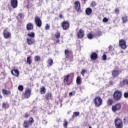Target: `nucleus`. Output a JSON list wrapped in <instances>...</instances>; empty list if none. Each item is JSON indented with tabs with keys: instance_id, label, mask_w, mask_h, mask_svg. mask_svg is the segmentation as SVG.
I'll return each instance as SVG.
<instances>
[{
	"instance_id": "f257e3e1",
	"label": "nucleus",
	"mask_w": 128,
	"mask_h": 128,
	"mask_svg": "<svg viewBox=\"0 0 128 128\" xmlns=\"http://www.w3.org/2000/svg\"><path fill=\"white\" fill-rule=\"evenodd\" d=\"M114 98L115 100H120L122 98V92L116 90L114 94Z\"/></svg>"
},
{
	"instance_id": "f03ea898",
	"label": "nucleus",
	"mask_w": 128,
	"mask_h": 128,
	"mask_svg": "<svg viewBox=\"0 0 128 128\" xmlns=\"http://www.w3.org/2000/svg\"><path fill=\"white\" fill-rule=\"evenodd\" d=\"M114 124L116 128H122L123 126L122 121L120 118H116L114 120Z\"/></svg>"
},
{
	"instance_id": "7ed1b4c3",
	"label": "nucleus",
	"mask_w": 128,
	"mask_h": 128,
	"mask_svg": "<svg viewBox=\"0 0 128 128\" xmlns=\"http://www.w3.org/2000/svg\"><path fill=\"white\" fill-rule=\"evenodd\" d=\"M122 72V70L118 67H115L114 70L112 71V76L114 78H116Z\"/></svg>"
},
{
	"instance_id": "20e7f679",
	"label": "nucleus",
	"mask_w": 128,
	"mask_h": 128,
	"mask_svg": "<svg viewBox=\"0 0 128 128\" xmlns=\"http://www.w3.org/2000/svg\"><path fill=\"white\" fill-rule=\"evenodd\" d=\"M94 102L96 106H101L102 103V100L101 98L96 97L94 98Z\"/></svg>"
},
{
	"instance_id": "39448f33",
	"label": "nucleus",
	"mask_w": 128,
	"mask_h": 128,
	"mask_svg": "<svg viewBox=\"0 0 128 128\" xmlns=\"http://www.w3.org/2000/svg\"><path fill=\"white\" fill-rule=\"evenodd\" d=\"M30 92H32L30 89H26L25 90V93H24L22 96V98H28L30 96Z\"/></svg>"
},
{
	"instance_id": "423d86ee",
	"label": "nucleus",
	"mask_w": 128,
	"mask_h": 128,
	"mask_svg": "<svg viewBox=\"0 0 128 128\" xmlns=\"http://www.w3.org/2000/svg\"><path fill=\"white\" fill-rule=\"evenodd\" d=\"M62 26L63 30H66L70 28V22L68 21H64L62 22Z\"/></svg>"
},
{
	"instance_id": "0eeeda50",
	"label": "nucleus",
	"mask_w": 128,
	"mask_h": 128,
	"mask_svg": "<svg viewBox=\"0 0 128 128\" xmlns=\"http://www.w3.org/2000/svg\"><path fill=\"white\" fill-rule=\"evenodd\" d=\"M121 105L120 104L118 103L116 105H114L112 106V110L114 112H116L118 110H120Z\"/></svg>"
},
{
	"instance_id": "6e6552de",
	"label": "nucleus",
	"mask_w": 128,
	"mask_h": 128,
	"mask_svg": "<svg viewBox=\"0 0 128 128\" xmlns=\"http://www.w3.org/2000/svg\"><path fill=\"white\" fill-rule=\"evenodd\" d=\"M3 36L4 38H10L12 34L6 29H4L3 32Z\"/></svg>"
},
{
	"instance_id": "1a4fd4ad",
	"label": "nucleus",
	"mask_w": 128,
	"mask_h": 128,
	"mask_svg": "<svg viewBox=\"0 0 128 128\" xmlns=\"http://www.w3.org/2000/svg\"><path fill=\"white\" fill-rule=\"evenodd\" d=\"M84 36V32L82 29H80L77 32V36L78 38H82Z\"/></svg>"
},
{
	"instance_id": "9d476101",
	"label": "nucleus",
	"mask_w": 128,
	"mask_h": 128,
	"mask_svg": "<svg viewBox=\"0 0 128 128\" xmlns=\"http://www.w3.org/2000/svg\"><path fill=\"white\" fill-rule=\"evenodd\" d=\"M26 42L28 46H32L36 43V40L34 38H26Z\"/></svg>"
},
{
	"instance_id": "9b49d317",
	"label": "nucleus",
	"mask_w": 128,
	"mask_h": 128,
	"mask_svg": "<svg viewBox=\"0 0 128 128\" xmlns=\"http://www.w3.org/2000/svg\"><path fill=\"white\" fill-rule=\"evenodd\" d=\"M119 45L123 50H126V41L124 40H121L119 41Z\"/></svg>"
},
{
	"instance_id": "f8f14e48",
	"label": "nucleus",
	"mask_w": 128,
	"mask_h": 128,
	"mask_svg": "<svg viewBox=\"0 0 128 128\" xmlns=\"http://www.w3.org/2000/svg\"><path fill=\"white\" fill-rule=\"evenodd\" d=\"M34 20L36 26H38V28H40V26H42V20L38 16H36Z\"/></svg>"
},
{
	"instance_id": "ddd939ff",
	"label": "nucleus",
	"mask_w": 128,
	"mask_h": 128,
	"mask_svg": "<svg viewBox=\"0 0 128 128\" xmlns=\"http://www.w3.org/2000/svg\"><path fill=\"white\" fill-rule=\"evenodd\" d=\"M10 6L12 8H18V0H11Z\"/></svg>"
},
{
	"instance_id": "4468645a",
	"label": "nucleus",
	"mask_w": 128,
	"mask_h": 128,
	"mask_svg": "<svg viewBox=\"0 0 128 128\" xmlns=\"http://www.w3.org/2000/svg\"><path fill=\"white\" fill-rule=\"evenodd\" d=\"M74 8L78 12H80V4L78 1H76L74 2Z\"/></svg>"
},
{
	"instance_id": "2eb2a0df",
	"label": "nucleus",
	"mask_w": 128,
	"mask_h": 128,
	"mask_svg": "<svg viewBox=\"0 0 128 128\" xmlns=\"http://www.w3.org/2000/svg\"><path fill=\"white\" fill-rule=\"evenodd\" d=\"M11 72L13 76H20V72L18 69H12L11 70Z\"/></svg>"
},
{
	"instance_id": "dca6fc26",
	"label": "nucleus",
	"mask_w": 128,
	"mask_h": 128,
	"mask_svg": "<svg viewBox=\"0 0 128 128\" xmlns=\"http://www.w3.org/2000/svg\"><path fill=\"white\" fill-rule=\"evenodd\" d=\"M27 30H34V24L32 23H28L26 26Z\"/></svg>"
},
{
	"instance_id": "f3484780",
	"label": "nucleus",
	"mask_w": 128,
	"mask_h": 128,
	"mask_svg": "<svg viewBox=\"0 0 128 128\" xmlns=\"http://www.w3.org/2000/svg\"><path fill=\"white\" fill-rule=\"evenodd\" d=\"M30 124L28 121L25 120L24 122L23 126H24V128H30Z\"/></svg>"
},
{
	"instance_id": "a211bd4d",
	"label": "nucleus",
	"mask_w": 128,
	"mask_h": 128,
	"mask_svg": "<svg viewBox=\"0 0 128 128\" xmlns=\"http://www.w3.org/2000/svg\"><path fill=\"white\" fill-rule=\"evenodd\" d=\"M27 36H28V38H34L35 34H34V32H30V33H28L27 34Z\"/></svg>"
},
{
	"instance_id": "6ab92c4d",
	"label": "nucleus",
	"mask_w": 128,
	"mask_h": 128,
	"mask_svg": "<svg viewBox=\"0 0 128 128\" xmlns=\"http://www.w3.org/2000/svg\"><path fill=\"white\" fill-rule=\"evenodd\" d=\"M90 58L92 60H96V58H98V54L96 52L92 53Z\"/></svg>"
},
{
	"instance_id": "aec40b11",
	"label": "nucleus",
	"mask_w": 128,
	"mask_h": 128,
	"mask_svg": "<svg viewBox=\"0 0 128 128\" xmlns=\"http://www.w3.org/2000/svg\"><path fill=\"white\" fill-rule=\"evenodd\" d=\"M2 92L3 94H6V96H10V92L6 89H3Z\"/></svg>"
},
{
	"instance_id": "412c9836",
	"label": "nucleus",
	"mask_w": 128,
	"mask_h": 128,
	"mask_svg": "<svg viewBox=\"0 0 128 128\" xmlns=\"http://www.w3.org/2000/svg\"><path fill=\"white\" fill-rule=\"evenodd\" d=\"M70 74H67L66 76H64V82L65 84H68V78H70Z\"/></svg>"
},
{
	"instance_id": "4be33fe9",
	"label": "nucleus",
	"mask_w": 128,
	"mask_h": 128,
	"mask_svg": "<svg viewBox=\"0 0 128 128\" xmlns=\"http://www.w3.org/2000/svg\"><path fill=\"white\" fill-rule=\"evenodd\" d=\"M86 14L90 16L92 12V10L90 8H87L86 10Z\"/></svg>"
},
{
	"instance_id": "5701e85b",
	"label": "nucleus",
	"mask_w": 128,
	"mask_h": 128,
	"mask_svg": "<svg viewBox=\"0 0 128 128\" xmlns=\"http://www.w3.org/2000/svg\"><path fill=\"white\" fill-rule=\"evenodd\" d=\"M40 92L42 94H46V88L44 86H42L40 88Z\"/></svg>"
},
{
	"instance_id": "b1692460",
	"label": "nucleus",
	"mask_w": 128,
	"mask_h": 128,
	"mask_svg": "<svg viewBox=\"0 0 128 128\" xmlns=\"http://www.w3.org/2000/svg\"><path fill=\"white\" fill-rule=\"evenodd\" d=\"M52 96L50 92L46 93L45 96V98L46 100H50L52 98Z\"/></svg>"
},
{
	"instance_id": "393cba45",
	"label": "nucleus",
	"mask_w": 128,
	"mask_h": 128,
	"mask_svg": "<svg viewBox=\"0 0 128 128\" xmlns=\"http://www.w3.org/2000/svg\"><path fill=\"white\" fill-rule=\"evenodd\" d=\"M102 36V31L98 30L94 34V36Z\"/></svg>"
},
{
	"instance_id": "a878e982",
	"label": "nucleus",
	"mask_w": 128,
	"mask_h": 128,
	"mask_svg": "<svg viewBox=\"0 0 128 128\" xmlns=\"http://www.w3.org/2000/svg\"><path fill=\"white\" fill-rule=\"evenodd\" d=\"M2 106L3 108H8L10 106L8 102H4L2 103Z\"/></svg>"
},
{
	"instance_id": "bb28decb",
	"label": "nucleus",
	"mask_w": 128,
	"mask_h": 128,
	"mask_svg": "<svg viewBox=\"0 0 128 128\" xmlns=\"http://www.w3.org/2000/svg\"><path fill=\"white\" fill-rule=\"evenodd\" d=\"M76 84H82V78L78 76L76 78Z\"/></svg>"
},
{
	"instance_id": "cd10ccee",
	"label": "nucleus",
	"mask_w": 128,
	"mask_h": 128,
	"mask_svg": "<svg viewBox=\"0 0 128 128\" xmlns=\"http://www.w3.org/2000/svg\"><path fill=\"white\" fill-rule=\"evenodd\" d=\"M94 34H92V33H89L88 34V38L89 40H92L94 38Z\"/></svg>"
},
{
	"instance_id": "c85d7f7f",
	"label": "nucleus",
	"mask_w": 128,
	"mask_h": 128,
	"mask_svg": "<svg viewBox=\"0 0 128 128\" xmlns=\"http://www.w3.org/2000/svg\"><path fill=\"white\" fill-rule=\"evenodd\" d=\"M26 64H32V58L30 57V56H28L27 58V62Z\"/></svg>"
},
{
	"instance_id": "c756f323",
	"label": "nucleus",
	"mask_w": 128,
	"mask_h": 128,
	"mask_svg": "<svg viewBox=\"0 0 128 128\" xmlns=\"http://www.w3.org/2000/svg\"><path fill=\"white\" fill-rule=\"evenodd\" d=\"M86 74H88V71L84 69L81 71V74H82L83 76H84Z\"/></svg>"
},
{
	"instance_id": "7c9ffc66",
	"label": "nucleus",
	"mask_w": 128,
	"mask_h": 128,
	"mask_svg": "<svg viewBox=\"0 0 128 128\" xmlns=\"http://www.w3.org/2000/svg\"><path fill=\"white\" fill-rule=\"evenodd\" d=\"M64 54L66 56V58H70V51H68V50H65Z\"/></svg>"
},
{
	"instance_id": "2f4dec72",
	"label": "nucleus",
	"mask_w": 128,
	"mask_h": 128,
	"mask_svg": "<svg viewBox=\"0 0 128 128\" xmlns=\"http://www.w3.org/2000/svg\"><path fill=\"white\" fill-rule=\"evenodd\" d=\"M48 64L50 66H52V64H54V61L52 60V59H48Z\"/></svg>"
},
{
	"instance_id": "473e14b6",
	"label": "nucleus",
	"mask_w": 128,
	"mask_h": 128,
	"mask_svg": "<svg viewBox=\"0 0 128 128\" xmlns=\"http://www.w3.org/2000/svg\"><path fill=\"white\" fill-rule=\"evenodd\" d=\"M122 20L123 22H128V16H124L122 17Z\"/></svg>"
},
{
	"instance_id": "72a5a7b5",
	"label": "nucleus",
	"mask_w": 128,
	"mask_h": 128,
	"mask_svg": "<svg viewBox=\"0 0 128 128\" xmlns=\"http://www.w3.org/2000/svg\"><path fill=\"white\" fill-rule=\"evenodd\" d=\"M28 122L30 126H32V123L34 122V118H30Z\"/></svg>"
},
{
	"instance_id": "f704fd0d",
	"label": "nucleus",
	"mask_w": 128,
	"mask_h": 128,
	"mask_svg": "<svg viewBox=\"0 0 128 128\" xmlns=\"http://www.w3.org/2000/svg\"><path fill=\"white\" fill-rule=\"evenodd\" d=\"M34 60L35 62H40V57L39 56H35Z\"/></svg>"
},
{
	"instance_id": "c9c22d12",
	"label": "nucleus",
	"mask_w": 128,
	"mask_h": 128,
	"mask_svg": "<svg viewBox=\"0 0 128 128\" xmlns=\"http://www.w3.org/2000/svg\"><path fill=\"white\" fill-rule=\"evenodd\" d=\"M55 36L56 38H60V32H58L55 34Z\"/></svg>"
},
{
	"instance_id": "e433bc0d",
	"label": "nucleus",
	"mask_w": 128,
	"mask_h": 128,
	"mask_svg": "<svg viewBox=\"0 0 128 128\" xmlns=\"http://www.w3.org/2000/svg\"><path fill=\"white\" fill-rule=\"evenodd\" d=\"M112 102H114L112 99H109L108 100V106H112Z\"/></svg>"
},
{
	"instance_id": "4c0bfd02",
	"label": "nucleus",
	"mask_w": 128,
	"mask_h": 128,
	"mask_svg": "<svg viewBox=\"0 0 128 128\" xmlns=\"http://www.w3.org/2000/svg\"><path fill=\"white\" fill-rule=\"evenodd\" d=\"M18 90H20L21 92H22V90H24V86H22V85H20L18 86Z\"/></svg>"
},
{
	"instance_id": "58836bf2",
	"label": "nucleus",
	"mask_w": 128,
	"mask_h": 128,
	"mask_svg": "<svg viewBox=\"0 0 128 128\" xmlns=\"http://www.w3.org/2000/svg\"><path fill=\"white\" fill-rule=\"evenodd\" d=\"M18 16L21 20H22L24 18V15L22 13H20L18 14Z\"/></svg>"
},
{
	"instance_id": "ea45409f",
	"label": "nucleus",
	"mask_w": 128,
	"mask_h": 128,
	"mask_svg": "<svg viewBox=\"0 0 128 128\" xmlns=\"http://www.w3.org/2000/svg\"><path fill=\"white\" fill-rule=\"evenodd\" d=\"M124 124H128V118L126 117L124 119Z\"/></svg>"
},
{
	"instance_id": "a19ab883",
	"label": "nucleus",
	"mask_w": 128,
	"mask_h": 128,
	"mask_svg": "<svg viewBox=\"0 0 128 128\" xmlns=\"http://www.w3.org/2000/svg\"><path fill=\"white\" fill-rule=\"evenodd\" d=\"M63 126H64V128H68V121H66V120H65L64 121Z\"/></svg>"
},
{
	"instance_id": "79ce46f5",
	"label": "nucleus",
	"mask_w": 128,
	"mask_h": 128,
	"mask_svg": "<svg viewBox=\"0 0 128 128\" xmlns=\"http://www.w3.org/2000/svg\"><path fill=\"white\" fill-rule=\"evenodd\" d=\"M50 26L48 24H46V26H45V30H50Z\"/></svg>"
},
{
	"instance_id": "37998d69",
	"label": "nucleus",
	"mask_w": 128,
	"mask_h": 128,
	"mask_svg": "<svg viewBox=\"0 0 128 128\" xmlns=\"http://www.w3.org/2000/svg\"><path fill=\"white\" fill-rule=\"evenodd\" d=\"M74 114L76 116H80V112H74Z\"/></svg>"
},
{
	"instance_id": "c03bdc74",
	"label": "nucleus",
	"mask_w": 128,
	"mask_h": 128,
	"mask_svg": "<svg viewBox=\"0 0 128 128\" xmlns=\"http://www.w3.org/2000/svg\"><path fill=\"white\" fill-rule=\"evenodd\" d=\"M102 22H108V18H104L103 20H102Z\"/></svg>"
},
{
	"instance_id": "a18cd8bd",
	"label": "nucleus",
	"mask_w": 128,
	"mask_h": 128,
	"mask_svg": "<svg viewBox=\"0 0 128 128\" xmlns=\"http://www.w3.org/2000/svg\"><path fill=\"white\" fill-rule=\"evenodd\" d=\"M124 98H128V92H126L124 93Z\"/></svg>"
},
{
	"instance_id": "49530a36",
	"label": "nucleus",
	"mask_w": 128,
	"mask_h": 128,
	"mask_svg": "<svg viewBox=\"0 0 128 128\" xmlns=\"http://www.w3.org/2000/svg\"><path fill=\"white\" fill-rule=\"evenodd\" d=\"M102 60H106V54L102 56Z\"/></svg>"
},
{
	"instance_id": "de8ad7c7",
	"label": "nucleus",
	"mask_w": 128,
	"mask_h": 128,
	"mask_svg": "<svg viewBox=\"0 0 128 128\" xmlns=\"http://www.w3.org/2000/svg\"><path fill=\"white\" fill-rule=\"evenodd\" d=\"M30 116V114H28L27 112H26L24 115V118H28Z\"/></svg>"
},
{
	"instance_id": "09e8293b",
	"label": "nucleus",
	"mask_w": 128,
	"mask_h": 128,
	"mask_svg": "<svg viewBox=\"0 0 128 128\" xmlns=\"http://www.w3.org/2000/svg\"><path fill=\"white\" fill-rule=\"evenodd\" d=\"M91 6H96V2L94 1L92 2Z\"/></svg>"
},
{
	"instance_id": "8fccbe9b",
	"label": "nucleus",
	"mask_w": 128,
	"mask_h": 128,
	"mask_svg": "<svg viewBox=\"0 0 128 128\" xmlns=\"http://www.w3.org/2000/svg\"><path fill=\"white\" fill-rule=\"evenodd\" d=\"M115 12H116L117 14H120V10H118V9H116L115 10Z\"/></svg>"
},
{
	"instance_id": "3c124183",
	"label": "nucleus",
	"mask_w": 128,
	"mask_h": 128,
	"mask_svg": "<svg viewBox=\"0 0 128 128\" xmlns=\"http://www.w3.org/2000/svg\"><path fill=\"white\" fill-rule=\"evenodd\" d=\"M70 96H74V92H70L69 93Z\"/></svg>"
},
{
	"instance_id": "603ef678",
	"label": "nucleus",
	"mask_w": 128,
	"mask_h": 128,
	"mask_svg": "<svg viewBox=\"0 0 128 128\" xmlns=\"http://www.w3.org/2000/svg\"><path fill=\"white\" fill-rule=\"evenodd\" d=\"M42 122H43V124H46L48 123V122L46 120H43Z\"/></svg>"
},
{
	"instance_id": "864d4df0",
	"label": "nucleus",
	"mask_w": 128,
	"mask_h": 128,
	"mask_svg": "<svg viewBox=\"0 0 128 128\" xmlns=\"http://www.w3.org/2000/svg\"><path fill=\"white\" fill-rule=\"evenodd\" d=\"M60 40L58 39L56 41V44H58V42H60Z\"/></svg>"
},
{
	"instance_id": "5fc2aeb1",
	"label": "nucleus",
	"mask_w": 128,
	"mask_h": 128,
	"mask_svg": "<svg viewBox=\"0 0 128 128\" xmlns=\"http://www.w3.org/2000/svg\"><path fill=\"white\" fill-rule=\"evenodd\" d=\"M59 18H62V15L60 14L59 15Z\"/></svg>"
},
{
	"instance_id": "6e6d98bb",
	"label": "nucleus",
	"mask_w": 128,
	"mask_h": 128,
	"mask_svg": "<svg viewBox=\"0 0 128 128\" xmlns=\"http://www.w3.org/2000/svg\"><path fill=\"white\" fill-rule=\"evenodd\" d=\"M112 46H108V48H109V50H112Z\"/></svg>"
},
{
	"instance_id": "4d7b16f0",
	"label": "nucleus",
	"mask_w": 128,
	"mask_h": 128,
	"mask_svg": "<svg viewBox=\"0 0 128 128\" xmlns=\"http://www.w3.org/2000/svg\"><path fill=\"white\" fill-rule=\"evenodd\" d=\"M110 84H114V82L112 81H110Z\"/></svg>"
},
{
	"instance_id": "13d9d810",
	"label": "nucleus",
	"mask_w": 128,
	"mask_h": 128,
	"mask_svg": "<svg viewBox=\"0 0 128 128\" xmlns=\"http://www.w3.org/2000/svg\"><path fill=\"white\" fill-rule=\"evenodd\" d=\"M0 98H2V94H0Z\"/></svg>"
},
{
	"instance_id": "bf43d9fd",
	"label": "nucleus",
	"mask_w": 128,
	"mask_h": 128,
	"mask_svg": "<svg viewBox=\"0 0 128 128\" xmlns=\"http://www.w3.org/2000/svg\"><path fill=\"white\" fill-rule=\"evenodd\" d=\"M97 128H100V126H97Z\"/></svg>"
},
{
	"instance_id": "052dcab7",
	"label": "nucleus",
	"mask_w": 128,
	"mask_h": 128,
	"mask_svg": "<svg viewBox=\"0 0 128 128\" xmlns=\"http://www.w3.org/2000/svg\"><path fill=\"white\" fill-rule=\"evenodd\" d=\"M88 128H92V126H89Z\"/></svg>"
},
{
	"instance_id": "680f3d73",
	"label": "nucleus",
	"mask_w": 128,
	"mask_h": 128,
	"mask_svg": "<svg viewBox=\"0 0 128 128\" xmlns=\"http://www.w3.org/2000/svg\"><path fill=\"white\" fill-rule=\"evenodd\" d=\"M85 2H86L87 0H84Z\"/></svg>"
},
{
	"instance_id": "e2e57ef3",
	"label": "nucleus",
	"mask_w": 128,
	"mask_h": 128,
	"mask_svg": "<svg viewBox=\"0 0 128 128\" xmlns=\"http://www.w3.org/2000/svg\"><path fill=\"white\" fill-rule=\"evenodd\" d=\"M79 48H80V47H79Z\"/></svg>"
},
{
	"instance_id": "0e129e2a",
	"label": "nucleus",
	"mask_w": 128,
	"mask_h": 128,
	"mask_svg": "<svg viewBox=\"0 0 128 128\" xmlns=\"http://www.w3.org/2000/svg\"><path fill=\"white\" fill-rule=\"evenodd\" d=\"M108 0V2H110V0Z\"/></svg>"
}]
</instances>
